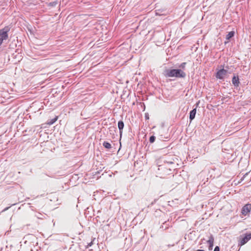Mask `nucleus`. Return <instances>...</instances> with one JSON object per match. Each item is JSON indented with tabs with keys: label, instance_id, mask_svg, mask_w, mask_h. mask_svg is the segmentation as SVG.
<instances>
[{
	"label": "nucleus",
	"instance_id": "9d476101",
	"mask_svg": "<svg viewBox=\"0 0 251 251\" xmlns=\"http://www.w3.org/2000/svg\"><path fill=\"white\" fill-rule=\"evenodd\" d=\"M235 34V32L234 31H231L226 35V39L227 40H229L230 38L234 36Z\"/></svg>",
	"mask_w": 251,
	"mask_h": 251
},
{
	"label": "nucleus",
	"instance_id": "f03ea898",
	"mask_svg": "<svg viewBox=\"0 0 251 251\" xmlns=\"http://www.w3.org/2000/svg\"><path fill=\"white\" fill-rule=\"evenodd\" d=\"M9 27L6 26L0 29V46L2 44L3 40H7L8 38V32L9 31Z\"/></svg>",
	"mask_w": 251,
	"mask_h": 251
},
{
	"label": "nucleus",
	"instance_id": "ddd939ff",
	"mask_svg": "<svg viewBox=\"0 0 251 251\" xmlns=\"http://www.w3.org/2000/svg\"><path fill=\"white\" fill-rule=\"evenodd\" d=\"M109 132L111 134H114V132H116V128L114 126H111L109 128Z\"/></svg>",
	"mask_w": 251,
	"mask_h": 251
},
{
	"label": "nucleus",
	"instance_id": "f257e3e1",
	"mask_svg": "<svg viewBox=\"0 0 251 251\" xmlns=\"http://www.w3.org/2000/svg\"><path fill=\"white\" fill-rule=\"evenodd\" d=\"M166 76L167 77H176L184 78L186 74L180 69H172L166 71Z\"/></svg>",
	"mask_w": 251,
	"mask_h": 251
},
{
	"label": "nucleus",
	"instance_id": "0eeeda50",
	"mask_svg": "<svg viewBox=\"0 0 251 251\" xmlns=\"http://www.w3.org/2000/svg\"><path fill=\"white\" fill-rule=\"evenodd\" d=\"M232 82L235 87H238L240 84L239 79L238 75H234L232 79Z\"/></svg>",
	"mask_w": 251,
	"mask_h": 251
},
{
	"label": "nucleus",
	"instance_id": "f8f14e48",
	"mask_svg": "<svg viewBox=\"0 0 251 251\" xmlns=\"http://www.w3.org/2000/svg\"><path fill=\"white\" fill-rule=\"evenodd\" d=\"M102 145L105 148L107 149H110L112 148L110 143L106 141H104Z\"/></svg>",
	"mask_w": 251,
	"mask_h": 251
},
{
	"label": "nucleus",
	"instance_id": "aec40b11",
	"mask_svg": "<svg viewBox=\"0 0 251 251\" xmlns=\"http://www.w3.org/2000/svg\"><path fill=\"white\" fill-rule=\"evenodd\" d=\"M196 251H204L203 250H198Z\"/></svg>",
	"mask_w": 251,
	"mask_h": 251
},
{
	"label": "nucleus",
	"instance_id": "1a4fd4ad",
	"mask_svg": "<svg viewBox=\"0 0 251 251\" xmlns=\"http://www.w3.org/2000/svg\"><path fill=\"white\" fill-rule=\"evenodd\" d=\"M196 108H194L190 111L189 117L190 121H192L195 118L196 114Z\"/></svg>",
	"mask_w": 251,
	"mask_h": 251
},
{
	"label": "nucleus",
	"instance_id": "20e7f679",
	"mask_svg": "<svg viewBox=\"0 0 251 251\" xmlns=\"http://www.w3.org/2000/svg\"><path fill=\"white\" fill-rule=\"evenodd\" d=\"M227 71L224 69L219 70L216 73V77L218 79H222L227 74Z\"/></svg>",
	"mask_w": 251,
	"mask_h": 251
},
{
	"label": "nucleus",
	"instance_id": "423d86ee",
	"mask_svg": "<svg viewBox=\"0 0 251 251\" xmlns=\"http://www.w3.org/2000/svg\"><path fill=\"white\" fill-rule=\"evenodd\" d=\"M214 238L212 234H210V236L209 237L208 240L206 241V242L209 244V250H212L213 247L214 246Z\"/></svg>",
	"mask_w": 251,
	"mask_h": 251
},
{
	"label": "nucleus",
	"instance_id": "2eb2a0df",
	"mask_svg": "<svg viewBox=\"0 0 251 251\" xmlns=\"http://www.w3.org/2000/svg\"><path fill=\"white\" fill-rule=\"evenodd\" d=\"M155 140V137L154 136H151L150 138V142L151 143H152L154 142Z\"/></svg>",
	"mask_w": 251,
	"mask_h": 251
},
{
	"label": "nucleus",
	"instance_id": "6e6552de",
	"mask_svg": "<svg viewBox=\"0 0 251 251\" xmlns=\"http://www.w3.org/2000/svg\"><path fill=\"white\" fill-rule=\"evenodd\" d=\"M118 128L120 131V137H121V136L122 135V133H123V129L124 127V122L122 121H119L118 123Z\"/></svg>",
	"mask_w": 251,
	"mask_h": 251
},
{
	"label": "nucleus",
	"instance_id": "4468645a",
	"mask_svg": "<svg viewBox=\"0 0 251 251\" xmlns=\"http://www.w3.org/2000/svg\"><path fill=\"white\" fill-rule=\"evenodd\" d=\"M168 227H169V226L167 224V222H165L164 223H163V225L161 226L160 227V228H162V229H164L165 230L167 229V228H168Z\"/></svg>",
	"mask_w": 251,
	"mask_h": 251
},
{
	"label": "nucleus",
	"instance_id": "39448f33",
	"mask_svg": "<svg viewBox=\"0 0 251 251\" xmlns=\"http://www.w3.org/2000/svg\"><path fill=\"white\" fill-rule=\"evenodd\" d=\"M251 210V204L248 203L245 205L242 209L241 213L243 215L246 216L247 214L250 213Z\"/></svg>",
	"mask_w": 251,
	"mask_h": 251
},
{
	"label": "nucleus",
	"instance_id": "9b49d317",
	"mask_svg": "<svg viewBox=\"0 0 251 251\" xmlns=\"http://www.w3.org/2000/svg\"><path fill=\"white\" fill-rule=\"evenodd\" d=\"M57 120V117H55V118L49 120L47 123V124L49 125H51L53 124Z\"/></svg>",
	"mask_w": 251,
	"mask_h": 251
},
{
	"label": "nucleus",
	"instance_id": "7ed1b4c3",
	"mask_svg": "<svg viewBox=\"0 0 251 251\" xmlns=\"http://www.w3.org/2000/svg\"><path fill=\"white\" fill-rule=\"evenodd\" d=\"M251 239V233L241 235L238 241V246H242L247 243Z\"/></svg>",
	"mask_w": 251,
	"mask_h": 251
},
{
	"label": "nucleus",
	"instance_id": "a211bd4d",
	"mask_svg": "<svg viewBox=\"0 0 251 251\" xmlns=\"http://www.w3.org/2000/svg\"><path fill=\"white\" fill-rule=\"evenodd\" d=\"M214 251H220V248H219V247L216 246L215 248V249L214 250Z\"/></svg>",
	"mask_w": 251,
	"mask_h": 251
},
{
	"label": "nucleus",
	"instance_id": "f3484780",
	"mask_svg": "<svg viewBox=\"0 0 251 251\" xmlns=\"http://www.w3.org/2000/svg\"><path fill=\"white\" fill-rule=\"evenodd\" d=\"M93 244V241H92L91 242H90L88 244V245H87V248H89V247H91Z\"/></svg>",
	"mask_w": 251,
	"mask_h": 251
},
{
	"label": "nucleus",
	"instance_id": "6ab92c4d",
	"mask_svg": "<svg viewBox=\"0 0 251 251\" xmlns=\"http://www.w3.org/2000/svg\"><path fill=\"white\" fill-rule=\"evenodd\" d=\"M8 208H9V207H6V208H5L4 209V210H3V211H6V210H8Z\"/></svg>",
	"mask_w": 251,
	"mask_h": 251
},
{
	"label": "nucleus",
	"instance_id": "dca6fc26",
	"mask_svg": "<svg viewBox=\"0 0 251 251\" xmlns=\"http://www.w3.org/2000/svg\"><path fill=\"white\" fill-rule=\"evenodd\" d=\"M186 63L185 62H183L182 63H181L180 64V65L179 66V67L182 68V69H184L185 67V65H186Z\"/></svg>",
	"mask_w": 251,
	"mask_h": 251
}]
</instances>
